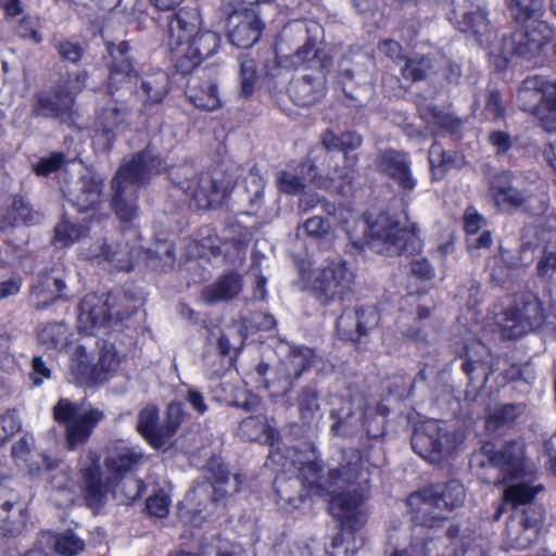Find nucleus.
Returning <instances> with one entry per match:
<instances>
[{
    "label": "nucleus",
    "instance_id": "nucleus-29",
    "mask_svg": "<svg viewBox=\"0 0 556 556\" xmlns=\"http://www.w3.org/2000/svg\"><path fill=\"white\" fill-rule=\"evenodd\" d=\"M243 289V278L235 271L219 276L202 291V299L207 304L228 302L236 299Z\"/></svg>",
    "mask_w": 556,
    "mask_h": 556
},
{
    "label": "nucleus",
    "instance_id": "nucleus-24",
    "mask_svg": "<svg viewBox=\"0 0 556 556\" xmlns=\"http://www.w3.org/2000/svg\"><path fill=\"white\" fill-rule=\"evenodd\" d=\"M228 25L230 42L243 49L257 42L263 28L258 15L252 10L233 12L229 15Z\"/></svg>",
    "mask_w": 556,
    "mask_h": 556
},
{
    "label": "nucleus",
    "instance_id": "nucleus-58",
    "mask_svg": "<svg viewBox=\"0 0 556 556\" xmlns=\"http://www.w3.org/2000/svg\"><path fill=\"white\" fill-rule=\"evenodd\" d=\"M429 163L433 172V176L443 175V167L452 163V156L444 151L442 146L434 142L429 149Z\"/></svg>",
    "mask_w": 556,
    "mask_h": 556
},
{
    "label": "nucleus",
    "instance_id": "nucleus-14",
    "mask_svg": "<svg viewBox=\"0 0 556 556\" xmlns=\"http://www.w3.org/2000/svg\"><path fill=\"white\" fill-rule=\"evenodd\" d=\"M483 453L491 466L498 469L502 482L522 478L528 473L525 444L519 441L507 442L497 450L484 445Z\"/></svg>",
    "mask_w": 556,
    "mask_h": 556
},
{
    "label": "nucleus",
    "instance_id": "nucleus-11",
    "mask_svg": "<svg viewBox=\"0 0 556 556\" xmlns=\"http://www.w3.org/2000/svg\"><path fill=\"white\" fill-rule=\"evenodd\" d=\"M542 303L533 294H522L504 312L502 333L508 339H518L543 324Z\"/></svg>",
    "mask_w": 556,
    "mask_h": 556
},
{
    "label": "nucleus",
    "instance_id": "nucleus-8",
    "mask_svg": "<svg viewBox=\"0 0 556 556\" xmlns=\"http://www.w3.org/2000/svg\"><path fill=\"white\" fill-rule=\"evenodd\" d=\"M410 441L420 457L439 464L457 448L459 437L445 422L432 419L416 428Z\"/></svg>",
    "mask_w": 556,
    "mask_h": 556
},
{
    "label": "nucleus",
    "instance_id": "nucleus-49",
    "mask_svg": "<svg viewBox=\"0 0 556 556\" xmlns=\"http://www.w3.org/2000/svg\"><path fill=\"white\" fill-rule=\"evenodd\" d=\"M518 527L525 529L526 538H518L517 548H528L538 538L541 527V516L532 510H525L521 520L518 522Z\"/></svg>",
    "mask_w": 556,
    "mask_h": 556
},
{
    "label": "nucleus",
    "instance_id": "nucleus-23",
    "mask_svg": "<svg viewBox=\"0 0 556 556\" xmlns=\"http://www.w3.org/2000/svg\"><path fill=\"white\" fill-rule=\"evenodd\" d=\"M129 113L130 109L125 103L111 99L97 113L96 131L105 137L108 144H111L115 137L128 127Z\"/></svg>",
    "mask_w": 556,
    "mask_h": 556
},
{
    "label": "nucleus",
    "instance_id": "nucleus-56",
    "mask_svg": "<svg viewBox=\"0 0 556 556\" xmlns=\"http://www.w3.org/2000/svg\"><path fill=\"white\" fill-rule=\"evenodd\" d=\"M511 15L515 20L541 13L542 0H507Z\"/></svg>",
    "mask_w": 556,
    "mask_h": 556
},
{
    "label": "nucleus",
    "instance_id": "nucleus-50",
    "mask_svg": "<svg viewBox=\"0 0 556 556\" xmlns=\"http://www.w3.org/2000/svg\"><path fill=\"white\" fill-rule=\"evenodd\" d=\"M240 62V93L250 97L257 81L256 64L253 59L242 55Z\"/></svg>",
    "mask_w": 556,
    "mask_h": 556
},
{
    "label": "nucleus",
    "instance_id": "nucleus-39",
    "mask_svg": "<svg viewBox=\"0 0 556 556\" xmlns=\"http://www.w3.org/2000/svg\"><path fill=\"white\" fill-rule=\"evenodd\" d=\"M41 541L61 556H77L85 548V542L71 530L56 534L42 533Z\"/></svg>",
    "mask_w": 556,
    "mask_h": 556
},
{
    "label": "nucleus",
    "instance_id": "nucleus-37",
    "mask_svg": "<svg viewBox=\"0 0 556 556\" xmlns=\"http://www.w3.org/2000/svg\"><path fill=\"white\" fill-rule=\"evenodd\" d=\"M91 257H102L110 262L113 267L122 271H130L134 267V257L128 245L104 241L90 252Z\"/></svg>",
    "mask_w": 556,
    "mask_h": 556
},
{
    "label": "nucleus",
    "instance_id": "nucleus-5",
    "mask_svg": "<svg viewBox=\"0 0 556 556\" xmlns=\"http://www.w3.org/2000/svg\"><path fill=\"white\" fill-rule=\"evenodd\" d=\"M104 412L61 399L53 407V418L65 426V446L70 451L86 444L94 428L104 419Z\"/></svg>",
    "mask_w": 556,
    "mask_h": 556
},
{
    "label": "nucleus",
    "instance_id": "nucleus-16",
    "mask_svg": "<svg viewBox=\"0 0 556 556\" xmlns=\"http://www.w3.org/2000/svg\"><path fill=\"white\" fill-rule=\"evenodd\" d=\"M86 459L88 465L80 469L85 501L90 508L98 510L104 505L108 492L115 481L110 477L102 479L100 455L96 451L89 450Z\"/></svg>",
    "mask_w": 556,
    "mask_h": 556
},
{
    "label": "nucleus",
    "instance_id": "nucleus-7",
    "mask_svg": "<svg viewBox=\"0 0 556 556\" xmlns=\"http://www.w3.org/2000/svg\"><path fill=\"white\" fill-rule=\"evenodd\" d=\"M539 16L540 13L516 20L522 23V26L514 31L510 37L502 39L501 63L498 66H504L515 54L532 58L553 38L552 27L545 21L540 20Z\"/></svg>",
    "mask_w": 556,
    "mask_h": 556
},
{
    "label": "nucleus",
    "instance_id": "nucleus-41",
    "mask_svg": "<svg viewBox=\"0 0 556 556\" xmlns=\"http://www.w3.org/2000/svg\"><path fill=\"white\" fill-rule=\"evenodd\" d=\"M303 489L300 480L295 478H277L275 481L279 503L292 508H298L303 503L306 496Z\"/></svg>",
    "mask_w": 556,
    "mask_h": 556
},
{
    "label": "nucleus",
    "instance_id": "nucleus-26",
    "mask_svg": "<svg viewBox=\"0 0 556 556\" xmlns=\"http://www.w3.org/2000/svg\"><path fill=\"white\" fill-rule=\"evenodd\" d=\"M299 470V480L307 493L315 495L326 494V488L330 484L329 481L334 479V472L324 475L323 465L315 451H309L302 458L295 460Z\"/></svg>",
    "mask_w": 556,
    "mask_h": 556
},
{
    "label": "nucleus",
    "instance_id": "nucleus-28",
    "mask_svg": "<svg viewBox=\"0 0 556 556\" xmlns=\"http://www.w3.org/2000/svg\"><path fill=\"white\" fill-rule=\"evenodd\" d=\"M353 321H355V333L359 338L367 334L370 329L378 325L379 314L374 306L359 307L355 311V314L344 312L337 320V330L344 337L354 339V332L351 328Z\"/></svg>",
    "mask_w": 556,
    "mask_h": 556
},
{
    "label": "nucleus",
    "instance_id": "nucleus-43",
    "mask_svg": "<svg viewBox=\"0 0 556 556\" xmlns=\"http://www.w3.org/2000/svg\"><path fill=\"white\" fill-rule=\"evenodd\" d=\"M239 433L242 438L250 441L268 440L273 437L274 429L269 427L266 416L256 415L250 416L241 421Z\"/></svg>",
    "mask_w": 556,
    "mask_h": 556
},
{
    "label": "nucleus",
    "instance_id": "nucleus-10",
    "mask_svg": "<svg viewBox=\"0 0 556 556\" xmlns=\"http://www.w3.org/2000/svg\"><path fill=\"white\" fill-rule=\"evenodd\" d=\"M24 489L12 478L0 477V533L17 535L27 522V504Z\"/></svg>",
    "mask_w": 556,
    "mask_h": 556
},
{
    "label": "nucleus",
    "instance_id": "nucleus-64",
    "mask_svg": "<svg viewBox=\"0 0 556 556\" xmlns=\"http://www.w3.org/2000/svg\"><path fill=\"white\" fill-rule=\"evenodd\" d=\"M303 228L308 236L323 238L330 231V223L323 217L314 216L303 224Z\"/></svg>",
    "mask_w": 556,
    "mask_h": 556
},
{
    "label": "nucleus",
    "instance_id": "nucleus-15",
    "mask_svg": "<svg viewBox=\"0 0 556 556\" xmlns=\"http://www.w3.org/2000/svg\"><path fill=\"white\" fill-rule=\"evenodd\" d=\"M220 47V36L211 30L198 31L176 59V68L182 75L190 74L205 59L214 55Z\"/></svg>",
    "mask_w": 556,
    "mask_h": 556
},
{
    "label": "nucleus",
    "instance_id": "nucleus-60",
    "mask_svg": "<svg viewBox=\"0 0 556 556\" xmlns=\"http://www.w3.org/2000/svg\"><path fill=\"white\" fill-rule=\"evenodd\" d=\"M277 184L280 191L290 194L298 193L304 188L302 178L289 172H280L277 176Z\"/></svg>",
    "mask_w": 556,
    "mask_h": 556
},
{
    "label": "nucleus",
    "instance_id": "nucleus-48",
    "mask_svg": "<svg viewBox=\"0 0 556 556\" xmlns=\"http://www.w3.org/2000/svg\"><path fill=\"white\" fill-rule=\"evenodd\" d=\"M242 479L240 475H230L227 470L220 469L213 485V500L218 501L228 494H235L240 490Z\"/></svg>",
    "mask_w": 556,
    "mask_h": 556
},
{
    "label": "nucleus",
    "instance_id": "nucleus-47",
    "mask_svg": "<svg viewBox=\"0 0 556 556\" xmlns=\"http://www.w3.org/2000/svg\"><path fill=\"white\" fill-rule=\"evenodd\" d=\"M185 417L182 404L172 402L166 409V416L162 424V444L166 445L176 434Z\"/></svg>",
    "mask_w": 556,
    "mask_h": 556
},
{
    "label": "nucleus",
    "instance_id": "nucleus-9",
    "mask_svg": "<svg viewBox=\"0 0 556 556\" xmlns=\"http://www.w3.org/2000/svg\"><path fill=\"white\" fill-rule=\"evenodd\" d=\"M170 176L198 208H212L219 205L225 198L226 189L210 173H197L185 166L172 170Z\"/></svg>",
    "mask_w": 556,
    "mask_h": 556
},
{
    "label": "nucleus",
    "instance_id": "nucleus-46",
    "mask_svg": "<svg viewBox=\"0 0 556 556\" xmlns=\"http://www.w3.org/2000/svg\"><path fill=\"white\" fill-rule=\"evenodd\" d=\"M88 228L83 225L72 224L67 220L60 222L54 229V245L65 248L81 237L86 236Z\"/></svg>",
    "mask_w": 556,
    "mask_h": 556
},
{
    "label": "nucleus",
    "instance_id": "nucleus-21",
    "mask_svg": "<svg viewBox=\"0 0 556 556\" xmlns=\"http://www.w3.org/2000/svg\"><path fill=\"white\" fill-rule=\"evenodd\" d=\"M128 50L127 41H121L117 46L108 42V51L113 59L109 76V91L112 97L119 88L131 89L137 80V74L127 56Z\"/></svg>",
    "mask_w": 556,
    "mask_h": 556
},
{
    "label": "nucleus",
    "instance_id": "nucleus-3",
    "mask_svg": "<svg viewBox=\"0 0 556 556\" xmlns=\"http://www.w3.org/2000/svg\"><path fill=\"white\" fill-rule=\"evenodd\" d=\"M465 495L463 483L451 480L410 494L407 505L414 513L416 522L434 528L446 518L444 511H451L463 505Z\"/></svg>",
    "mask_w": 556,
    "mask_h": 556
},
{
    "label": "nucleus",
    "instance_id": "nucleus-62",
    "mask_svg": "<svg viewBox=\"0 0 556 556\" xmlns=\"http://www.w3.org/2000/svg\"><path fill=\"white\" fill-rule=\"evenodd\" d=\"M65 157L63 153H52L48 157L41 159L34 167L37 175L48 176L51 173L56 172L63 164Z\"/></svg>",
    "mask_w": 556,
    "mask_h": 556
},
{
    "label": "nucleus",
    "instance_id": "nucleus-57",
    "mask_svg": "<svg viewBox=\"0 0 556 556\" xmlns=\"http://www.w3.org/2000/svg\"><path fill=\"white\" fill-rule=\"evenodd\" d=\"M536 274L542 279L552 280L556 274V251L545 247L536 263Z\"/></svg>",
    "mask_w": 556,
    "mask_h": 556
},
{
    "label": "nucleus",
    "instance_id": "nucleus-18",
    "mask_svg": "<svg viewBox=\"0 0 556 556\" xmlns=\"http://www.w3.org/2000/svg\"><path fill=\"white\" fill-rule=\"evenodd\" d=\"M122 318L118 312H112L108 298L90 293L79 304L78 329L89 334L94 328L109 326Z\"/></svg>",
    "mask_w": 556,
    "mask_h": 556
},
{
    "label": "nucleus",
    "instance_id": "nucleus-2",
    "mask_svg": "<svg viewBox=\"0 0 556 556\" xmlns=\"http://www.w3.org/2000/svg\"><path fill=\"white\" fill-rule=\"evenodd\" d=\"M162 161L150 151H142L123 164L112 179V208L121 220H131L137 215V187L148 176L161 169Z\"/></svg>",
    "mask_w": 556,
    "mask_h": 556
},
{
    "label": "nucleus",
    "instance_id": "nucleus-31",
    "mask_svg": "<svg viewBox=\"0 0 556 556\" xmlns=\"http://www.w3.org/2000/svg\"><path fill=\"white\" fill-rule=\"evenodd\" d=\"M72 109V98L63 96L61 88H55L51 94H40L37 97L33 113L38 116L52 117L65 122L71 117Z\"/></svg>",
    "mask_w": 556,
    "mask_h": 556
},
{
    "label": "nucleus",
    "instance_id": "nucleus-59",
    "mask_svg": "<svg viewBox=\"0 0 556 556\" xmlns=\"http://www.w3.org/2000/svg\"><path fill=\"white\" fill-rule=\"evenodd\" d=\"M505 108L498 91L492 89L485 94L484 114L486 118L498 119L503 116Z\"/></svg>",
    "mask_w": 556,
    "mask_h": 556
},
{
    "label": "nucleus",
    "instance_id": "nucleus-53",
    "mask_svg": "<svg viewBox=\"0 0 556 556\" xmlns=\"http://www.w3.org/2000/svg\"><path fill=\"white\" fill-rule=\"evenodd\" d=\"M121 363V357L111 343H104L100 350L98 363L93 366V370L98 372H110L117 369Z\"/></svg>",
    "mask_w": 556,
    "mask_h": 556
},
{
    "label": "nucleus",
    "instance_id": "nucleus-32",
    "mask_svg": "<svg viewBox=\"0 0 556 556\" xmlns=\"http://www.w3.org/2000/svg\"><path fill=\"white\" fill-rule=\"evenodd\" d=\"M324 81L321 78L303 76L292 80L288 87L291 100L300 106H308L324 96Z\"/></svg>",
    "mask_w": 556,
    "mask_h": 556
},
{
    "label": "nucleus",
    "instance_id": "nucleus-63",
    "mask_svg": "<svg viewBox=\"0 0 556 556\" xmlns=\"http://www.w3.org/2000/svg\"><path fill=\"white\" fill-rule=\"evenodd\" d=\"M21 427L20 420L12 412L0 416V445L12 437Z\"/></svg>",
    "mask_w": 556,
    "mask_h": 556
},
{
    "label": "nucleus",
    "instance_id": "nucleus-54",
    "mask_svg": "<svg viewBox=\"0 0 556 556\" xmlns=\"http://www.w3.org/2000/svg\"><path fill=\"white\" fill-rule=\"evenodd\" d=\"M495 205L502 211H510L521 207L526 202V197L516 188L511 187L502 194L493 198Z\"/></svg>",
    "mask_w": 556,
    "mask_h": 556
},
{
    "label": "nucleus",
    "instance_id": "nucleus-38",
    "mask_svg": "<svg viewBox=\"0 0 556 556\" xmlns=\"http://www.w3.org/2000/svg\"><path fill=\"white\" fill-rule=\"evenodd\" d=\"M66 286L60 273L52 270L40 277L38 285L34 287L31 293L42 302L36 304L37 308H43L48 303L63 298Z\"/></svg>",
    "mask_w": 556,
    "mask_h": 556
},
{
    "label": "nucleus",
    "instance_id": "nucleus-4",
    "mask_svg": "<svg viewBox=\"0 0 556 556\" xmlns=\"http://www.w3.org/2000/svg\"><path fill=\"white\" fill-rule=\"evenodd\" d=\"M367 239L355 242L356 245H370L378 252L388 254H414L421 250V241L415 224L401 227L397 222L386 213L379 214L366 224Z\"/></svg>",
    "mask_w": 556,
    "mask_h": 556
},
{
    "label": "nucleus",
    "instance_id": "nucleus-13",
    "mask_svg": "<svg viewBox=\"0 0 556 556\" xmlns=\"http://www.w3.org/2000/svg\"><path fill=\"white\" fill-rule=\"evenodd\" d=\"M165 31V40L170 51H180L188 45L201 25V16L197 9H180L176 13L157 18Z\"/></svg>",
    "mask_w": 556,
    "mask_h": 556
},
{
    "label": "nucleus",
    "instance_id": "nucleus-55",
    "mask_svg": "<svg viewBox=\"0 0 556 556\" xmlns=\"http://www.w3.org/2000/svg\"><path fill=\"white\" fill-rule=\"evenodd\" d=\"M295 59L298 64L306 65L309 68H321L324 66L319 51L312 40H308L295 52Z\"/></svg>",
    "mask_w": 556,
    "mask_h": 556
},
{
    "label": "nucleus",
    "instance_id": "nucleus-22",
    "mask_svg": "<svg viewBox=\"0 0 556 556\" xmlns=\"http://www.w3.org/2000/svg\"><path fill=\"white\" fill-rule=\"evenodd\" d=\"M376 165L404 192H410L415 188L417 181L410 172V160L407 153L396 150L383 151L378 155Z\"/></svg>",
    "mask_w": 556,
    "mask_h": 556
},
{
    "label": "nucleus",
    "instance_id": "nucleus-44",
    "mask_svg": "<svg viewBox=\"0 0 556 556\" xmlns=\"http://www.w3.org/2000/svg\"><path fill=\"white\" fill-rule=\"evenodd\" d=\"M437 63L428 55H414L406 60L402 75L413 81L428 78L437 70Z\"/></svg>",
    "mask_w": 556,
    "mask_h": 556
},
{
    "label": "nucleus",
    "instance_id": "nucleus-33",
    "mask_svg": "<svg viewBox=\"0 0 556 556\" xmlns=\"http://www.w3.org/2000/svg\"><path fill=\"white\" fill-rule=\"evenodd\" d=\"M170 89L169 75L162 70L146 73L141 78L139 91L144 97V105H153L163 101Z\"/></svg>",
    "mask_w": 556,
    "mask_h": 556
},
{
    "label": "nucleus",
    "instance_id": "nucleus-35",
    "mask_svg": "<svg viewBox=\"0 0 556 556\" xmlns=\"http://www.w3.org/2000/svg\"><path fill=\"white\" fill-rule=\"evenodd\" d=\"M73 332L64 323H48L38 329V342L46 350L63 351L72 343Z\"/></svg>",
    "mask_w": 556,
    "mask_h": 556
},
{
    "label": "nucleus",
    "instance_id": "nucleus-42",
    "mask_svg": "<svg viewBox=\"0 0 556 556\" xmlns=\"http://www.w3.org/2000/svg\"><path fill=\"white\" fill-rule=\"evenodd\" d=\"M300 419L303 425L312 427L317 424L321 414L318 394L314 389L305 388L298 395Z\"/></svg>",
    "mask_w": 556,
    "mask_h": 556
},
{
    "label": "nucleus",
    "instance_id": "nucleus-27",
    "mask_svg": "<svg viewBox=\"0 0 556 556\" xmlns=\"http://www.w3.org/2000/svg\"><path fill=\"white\" fill-rule=\"evenodd\" d=\"M362 142L363 139L361 135L354 131L343 132L341 134V152L346 154L350 151H354L362 146ZM344 162L345 166L341 169H336L332 179L338 181V186H336L337 191L340 194L346 195L353 190L352 185L355 177L357 157L344 155Z\"/></svg>",
    "mask_w": 556,
    "mask_h": 556
},
{
    "label": "nucleus",
    "instance_id": "nucleus-34",
    "mask_svg": "<svg viewBox=\"0 0 556 556\" xmlns=\"http://www.w3.org/2000/svg\"><path fill=\"white\" fill-rule=\"evenodd\" d=\"M159 408L154 404L146 405L137 418V431L154 448L163 447L162 425H159Z\"/></svg>",
    "mask_w": 556,
    "mask_h": 556
},
{
    "label": "nucleus",
    "instance_id": "nucleus-30",
    "mask_svg": "<svg viewBox=\"0 0 556 556\" xmlns=\"http://www.w3.org/2000/svg\"><path fill=\"white\" fill-rule=\"evenodd\" d=\"M103 180L96 176H84L71 191V201L80 212L94 210L101 203Z\"/></svg>",
    "mask_w": 556,
    "mask_h": 556
},
{
    "label": "nucleus",
    "instance_id": "nucleus-17",
    "mask_svg": "<svg viewBox=\"0 0 556 556\" xmlns=\"http://www.w3.org/2000/svg\"><path fill=\"white\" fill-rule=\"evenodd\" d=\"M146 460L141 448L124 441H112L105 450L104 466L113 481L137 470Z\"/></svg>",
    "mask_w": 556,
    "mask_h": 556
},
{
    "label": "nucleus",
    "instance_id": "nucleus-52",
    "mask_svg": "<svg viewBox=\"0 0 556 556\" xmlns=\"http://www.w3.org/2000/svg\"><path fill=\"white\" fill-rule=\"evenodd\" d=\"M70 369L78 381H84L91 375L98 377V371L93 370L88 354L81 346L77 348L75 355L71 358Z\"/></svg>",
    "mask_w": 556,
    "mask_h": 556
},
{
    "label": "nucleus",
    "instance_id": "nucleus-19",
    "mask_svg": "<svg viewBox=\"0 0 556 556\" xmlns=\"http://www.w3.org/2000/svg\"><path fill=\"white\" fill-rule=\"evenodd\" d=\"M556 94V83L541 76L528 77L518 90V102L523 111L535 114L541 119L548 103Z\"/></svg>",
    "mask_w": 556,
    "mask_h": 556
},
{
    "label": "nucleus",
    "instance_id": "nucleus-61",
    "mask_svg": "<svg viewBox=\"0 0 556 556\" xmlns=\"http://www.w3.org/2000/svg\"><path fill=\"white\" fill-rule=\"evenodd\" d=\"M86 78V73H77L74 76L70 75L66 79H62L56 88H61L63 96L71 97L74 101V96L84 89Z\"/></svg>",
    "mask_w": 556,
    "mask_h": 556
},
{
    "label": "nucleus",
    "instance_id": "nucleus-40",
    "mask_svg": "<svg viewBox=\"0 0 556 556\" xmlns=\"http://www.w3.org/2000/svg\"><path fill=\"white\" fill-rule=\"evenodd\" d=\"M539 488H532L527 483H515L508 485L503 492V501L504 503L498 508L495 520L500 519L506 506H510L511 508H517L519 505L529 504L538 493Z\"/></svg>",
    "mask_w": 556,
    "mask_h": 556
},
{
    "label": "nucleus",
    "instance_id": "nucleus-12",
    "mask_svg": "<svg viewBox=\"0 0 556 556\" xmlns=\"http://www.w3.org/2000/svg\"><path fill=\"white\" fill-rule=\"evenodd\" d=\"M453 15L460 31L473 37L480 46L489 50L490 55L500 59L502 42H496V31L483 9L480 7L459 8L453 12Z\"/></svg>",
    "mask_w": 556,
    "mask_h": 556
},
{
    "label": "nucleus",
    "instance_id": "nucleus-25",
    "mask_svg": "<svg viewBox=\"0 0 556 556\" xmlns=\"http://www.w3.org/2000/svg\"><path fill=\"white\" fill-rule=\"evenodd\" d=\"M315 362V352L307 346H291L276 367L278 382L287 390Z\"/></svg>",
    "mask_w": 556,
    "mask_h": 556
},
{
    "label": "nucleus",
    "instance_id": "nucleus-51",
    "mask_svg": "<svg viewBox=\"0 0 556 556\" xmlns=\"http://www.w3.org/2000/svg\"><path fill=\"white\" fill-rule=\"evenodd\" d=\"M523 407L519 404H503L491 413L486 420L489 428H497L501 425L515 420L522 414Z\"/></svg>",
    "mask_w": 556,
    "mask_h": 556
},
{
    "label": "nucleus",
    "instance_id": "nucleus-45",
    "mask_svg": "<svg viewBox=\"0 0 556 556\" xmlns=\"http://www.w3.org/2000/svg\"><path fill=\"white\" fill-rule=\"evenodd\" d=\"M420 528L406 549L394 551L391 556H431L433 548L437 547L438 542L434 539L424 533V526L419 523Z\"/></svg>",
    "mask_w": 556,
    "mask_h": 556
},
{
    "label": "nucleus",
    "instance_id": "nucleus-6",
    "mask_svg": "<svg viewBox=\"0 0 556 556\" xmlns=\"http://www.w3.org/2000/svg\"><path fill=\"white\" fill-rule=\"evenodd\" d=\"M355 278V270L346 261L332 260L314 273L311 291L324 305L342 302L353 292Z\"/></svg>",
    "mask_w": 556,
    "mask_h": 556
},
{
    "label": "nucleus",
    "instance_id": "nucleus-20",
    "mask_svg": "<svg viewBox=\"0 0 556 556\" xmlns=\"http://www.w3.org/2000/svg\"><path fill=\"white\" fill-rule=\"evenodd\" d=\"M189 100L199 109L214 111L220 106L217 91L216 71L207 67L199 71L188 83L186 91Z\"/></svg>",
    "mask_w": 556,
    "mask_h": 556
},
{
    "label": "nucleus",
    "instance_id": "nucleus-1",
    "mask_svg": "<svg viewBox=\"0 0 556 556\" xmlns=\"http://www.w3.org/2000/svg\"><path fill=\"white\" fill-rule=\"evenodd\" d=\"M362 467L359 454L351 452L343 454V463L328 470V473H336L326 488V494H332L329 511L342 526L352 530L359 529L365 522L363 504L367 478Z\"/></svg>",
    "mask_w": 556,
    "mask_h": 556
},
{
    "label": "nucleus",
    "instance_id": "nucleus-36",
    "mask_svg": "<svg viewBox=\"0 0 556 556\" xmlns=\"http://www.w3.org/2000/svg\"><path fill=\"white\" fill-rule=\"evenodd\" d=\"M362 412L353 408L351 400H341L340 405L332 409L334 419L331 430L340 435L352 434L362 424Z\"/></svg>",
    "mask_w": 556,
    "mask_h": 556
}]
</instances>
